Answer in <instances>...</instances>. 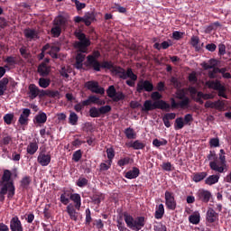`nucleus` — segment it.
Wrapping results in <instances>:
<instances>
[{"instance_id": "1", "label": "nucleus", "mask_w": 231, "mask_h": 231, "mask_svg": "<svg viewBox=\"0 0 231 231\" xmlns=\"http://www.w3.org/2000/svg\"><path fill=\"white\" fill-rule=\"evenodd\" d=\"M12 198L15 196L14 180L12 179V172L5 170L2 179H0V202H4L5 196Z\"/></svg>"}, {"instance_id": "2", "label": "nucleus", "mask_w": 231, "mask_h": 231, "mask_svg": "<svg viewBox=\"0 0 231 231\" xmlns=\"http://www.w3.org/2000/svg\"><path fill=\"white\" fill-rule=\"evenodd\" d=\"M207 159L209 161V169L217 172L223 173L226 171V157L225 150L221 149L218 152V156L215 151H209L207 155Z\"/></svg>"}, {"instance_id": "3", "label": "nucleus", "mask_w": 231, "mask_h": 231, "mask_svg": "<svg viewBox=\"0 0 231 231\" xmlns=\"http://www.w3.org/2000/svg\"><path fill=\"white\" fill-rule=\"evenodd\" d=\"M162 96L160 92L155 91L152 93V99L154 101L152 103V100H145L144 104L142 107V112H149L152 110H165L169 112L171 109V105L168 104L165 100L162 99Z\"/></svg>"}, {"instance_id": "4", "label": "nucleus", "mask_w": 231, "mask_h": 231, "mask_svg": "<svg viewBox=\"0 0 231 231\" xmlns=\"http://www.w3.org/2000/svg\"><path fill=\"white\" fill-rule=\"evenodd\" d=\"M75 37L79 41L74 42L75 50H78V54H76V61L84 62L86 55L88 53V48L91 45V41L87 38L84 32H75Z\"/></svg>"}, {"instance_id": "5", "label": "nucleus", "mask_w": 231, "mask_h": 231, "mask_svg": "<svg viewBox=\"0 0 231 231\" xmlns=\"http://www.w3.org/2000/svg\"><path fill=\"white\" fill-rule=\"evenodd\" d=\"M111 74L115 77H118V79H120L121 80H126L125 84L130 88H134L135 82L138 79V76L134 72H133L132 68H127L125 69L123 67L117 66L113 69Z\"/></svg>"}, {"instance_id": "6", "label": "nucleus", "mask_w": 231, "mask_h": 231, "mask_svg": "<svg viewBox=\"0 0 231 231\" xmlns=\"http://www.w3.org/2000/svg\"><path fill=\"white\" fill-rule=\"evenodd\" d=\"M176 97L180 100L179 102H176L174 98H171V109H187L189 106L190 99L189 97H187V92H185V89H180L176 92Z\"/></svg>"}, {"instance_id": "7", "label": "nucleus", "mask_w": 231, "mask_h": 231, "mask_svg": "<svg viewBox=\"0 0 231 231\" xmlns=\"http://www.w3.org/2000/svg\"><path fill=\"white\" fill-rule=\"evenodd\" d=\"M101 57V52L99 51H94L92 54L88 55L87 64L97 72L100 71V61L98 59Z\"/></svg>"}, {"instance_id": "8", "label": "nucleus", "mask_w": 231, "mask_h": 231, "mask_svg": "<svg viewBox=\"0 0 231 231\" xmlns=\"http://www.w3.org/2000/svg\"><path fill=\"white\" fill-rule=\"evenodd\" d=\"M85 88L92 93L104 96L106 93L105 88L99 86V83L96 80H89L85 83Z\"/></svg>"}, {"instance_id": "9", "label": "nucleus", "mask_w": 231, "mask_h": 231, "mask_svg": "<svg viewBox=\"0 0 231 231\" xmlns=\"http://www.w3.org/2000/svg\"><path fill=\"white\" fill-rule=\"evenodd\" d=\"M154 89L153 84L149 79H139L135 90L141 94L143 91L152 92Z\"/></svg>"}, {"instance_id": "10", "label": "nucleus", "mask_w": 231, "mask_h": 231, "mask_svg": "<svg viewBox=\"0 0 231 231\" xmlns=\"http://www.w3.org/2000/svg\"><path fill=\"white\" fill-rule=\"evenodd\" d=\"M165 207L169 210L174 211L177 208V202L172 191L164 192Z\"/></svg>"}, {"instance_id": "11", "label": "nucleus", "mask_w": 231, "mask_h": 231, "mask_svg": "<svg viewBox=\"0 0 231 231\" xmlns=\"http://www.w3.org/2000/svg\"><path fill=\"white\" fill-rule=\"evenodd\" d=\"M107 97L112 98L113 102L117 103L121 100L125 99V95L123 92H116V87L110 86L108 87V89L106 90Z\"/></svg>"}, {"instance_id": "12", "label": "nucleus", "mask_w": 231, "mask_h": 231, "mask_svg": "<svg viewBox=\"0 0 231 231\" xmlns=\"http://www.w3.org/2000/svg\"><path fill=\"white\" fill-rule=\"evenodd\" d=\"M37 162L42 167H47L51 162V155L46 154L44 151H42L37 157Z\"/></svg>"}, {"instance_id": "13", "label": "nucleus", "mask_w": 231, "mask_h": 231, "mask_svg": "<svg viewBox=\"0 0 231 231\" xmlns=\"http://www.w3.org/2000/svg\"><path fill=\"white\" fill-rule=\"evenodd\" d=\"M145 226V217H138L134 220L132 223V226H130L128 228H131L134 231L142 230L143 227Z\"/></svg>"}, {"instance_id": "14", "label": "nucleus", "mask_w": 231, "mask_h": 231, "mask_svg": "<svg viewBox=\"0 0 231 231\" xmlns=\"http://www.w3.org/2000/svg\"><path fill=\"white\" fill-rule=\"evenodd\" d=\"M197 197L202 203H209L212 198V193L211 191L201 189L198 192Z\"/></svg>"}, {"instance_id": "15", "label": "nucleus", "mask_w": 231, "mask_h": 231, "mask_svg": "<svg viewBox=\"0 0 231 231\" xmlns=\"http://www.w3.org/2000/svg\"><path fill=\"white\" fill-rule=\"evenodd\" d=\"M32 115L31 109L29 108H23V111L20 115V117L18 119V123L21 125H28V117H30Z\"/></svg>"}, {"instance_id": "16", "label": "nucleus", "mask_w": 231, "mask_h": 231, "mask_svg": "<svg viewBox=\"0 0 231 231\" xmlns=\"http://www.w3.org/2000/svg\"><path fill=\"white\" fill-rule=\"evenodd\" d=\"M11 231H23L22 221L19 220L18 217H14L10 221Z\"/></svg>"}, {"instance_id": "17", "label": "nucleus", "mask_w": 231, "mask_h": 231, "mask_svg": "<svg viewBox=\"0 0 231 231\" xmlns=\"http://www.w3.org/2000/svg\"><path fill=\"white\" fill-rule=\"evenodd\" d=\"M75 205L69 204L66 207V212L68 216L70 217L71 220L77 221L78 220V212Z\"/></svg>"}, {"instance_id": "18", "label": "nucleus", "mask_w": 231, "mask_h": 231, "mask_svg": "<svg viewBox=\"0 0 231 231\" xmlns=\"http://www.w3.org/2000/svg\"><path fill=\"white\" fill-rule=\"evenodd\" d=\"M90 200H92V203L99 207L100 203L105 200V194L100 191H95L92 197H90Z\"/></svg>"}, {"instance_id": "19", "label": "nucleus", "mask_w": 231, "mask_h": 231, "mask_svg": "<svg viewBox=\"0 0 231 231\" xmlns=\"http://www.w3.org/2000/svg\"><path fill=\"white\" fill-rule=\"evenodd\" d=\"M40 95V88L39 87L35 86L34 84H30L28 87V96L30 99L37 98Z\"/></svg>"}, {"instance_id": "20", "label": "nucleus", "mask_w": 231, "mask_h": 231, "mask_svg": "<svg viewBox=\"0 0 231 231\" xmlns=\"http://www.w3.org/2000/svg\"><path fill=\"white\" fill-rule=\"evenodd\" d=\"M97 15L94 12H88L83 15V23L86 24V26L89 27L92 23L96 20Z\"/></svg>"}, {"instance_id": "21", "label": "nucleus", "mask_w": 231, "mask_h": 231, "mask_svg": "<svg viewBox=\"0 0 231 231\" xmlns=\"http://www.w3.org/2000/svg\"><path fill=\"white\" fill-rule=\"evenodd\" d=\"M70 200L74 203L76 209L79 210L82 207V199L79 193H70Z\"/></svg>"}, {"instance_id": "22", "label": "nucleus", "mask_w": 231, "mask_h": 231, "mask_svg": "<svg viewBox=\"0 0 231 231\" xmlns=\"http://www.w3.org/2000/svg\"><path fill=\"white\" fill-rule=\"evenodd\" d=\"M218 219V213L216 212L212 208L207 211V221L208 223H215Z\"/></svg>"}, {"instance_id": "23", "label": "nucleus", "mask_w": 231, "mask_h": 231, "mask_svg": "<svg viewBox=\"0 0 231 231\" xmlns=\"http://www.w3.org/2000/svg\"><path fill=\"white\" fill-rule=\"evenodd\" d=\"M140 176V170L137 167H133L132 170L125 172V177L128 180H135Z\"/></svg>"}, {"instance_id": "24", "label": "nucleus", "mask_w": 231, "mask_h": 231, "mask_svg": "<svg viewBox=\"0 0 231 231\" xmlns=\"http://www.w3.org/2000/svg\"><path fill=\"white\" fill-rule=\"evenodd\" d=\"M47 119H48V116H47L46 113L40 112L34 116L33 123L38 124V125L46 124Z\"/></svg>"}, {"instance_id": "25", "label": "nucleus", "mask_w": 231, "mask_h": 231, "mask_svg": "<svg viewBox=\"0 0 231 231\" xmlns=\"http://www.w3.org/2000/svg\"><path fill=\"white\" fill-rule=\"evenodd\" d=\"M51 69L47 66L46 63L42 62L40 66L37 68L38 74L41 75V77H48L50 74Z\"/></svg>"}, {"instance_id": "26", "label": "nucleus", "mask_w": 231, "mask_h": 231, "mask_svg": "<svg viewBox=\"0 0 231 231\" xmlns=\"http://www.w3.org/2000/svg\"><path fill=\"white\" fill-rule=\"evenodd\" d=\"M23 35L29 40L39 39L38 32L31 28L23 30Z\"/></svg>"}, {"instance_id": "27", "label": "nucleus", "mask_w": 231, "mask_h": 231, "mask_svg": "<svg viewBox=\"0 0 231 231\" xmlns=\"http://www.w3.org/2000/svg\"><path fill=\"white\" fill-rule=\"evenodd\" d=\"M38 149H39L38 143L35 141L31 142L29 143L26 148L27 154H29L30 156H33L38 152Z\"/></svg>"}, {"instance_id": "28", "label": "nucleus", "mask_w": 231, "mask_h": 231, "mask_svg": "<svg viewBox=\"0 0 231 231\" xmlns=\"http://www.w3.org/2000/svg\"><path fill=\"white\" fill-rule=\"evenodd\" d=\"M52 26L63 29L67 26V19L63 16H58L54 21H52Z\"/></svg>"}, {"instance_id": "29", "label": "nucleus", "mask_w": 231, "mask_h": 231, "mask_svg": "<svg viewBox=\"0 0 231 231\" xmlns=\"http://www.w3.org/2000/svg\"><path fill=\"white\" fill-rule=\"evenodd\" d=\"M164 215H165L164 205L160 204V205L156 206L155 214H154L155 219L160 220L162 218V217H164Z\"/></svg>"}, {"instance_id": "30", "label": "nucleus", "mask_w": 231, "mask_h": 231, "mask_svg": "<svg viewBox=\"0 0 231 231\" xmlns=\"http://www.w3.org/2000/svg\"><path fill=\"white\" fill-rule=\"evenodd\" d=\"M207 176H208L207 171L195 172L193 173L192 180L195 183H199L202 180H204Z\"/></svg>"}, {"instance_id": "31", "label": "nucleus", "mask_w": 231, "mask_h": 231, "mask_svg": "<svg viewBox=\"0 0 231 231\" xmlns=\"http://www.w3.org/2000/svg\"><path fill=\"white\" fill-rule=\"evenodd\" d=\"M219 179H220L219 174L210 175L206 179L205 183L208 186H212L216 183H218Z\"/></svg>"}, {"instance_id": "32", "label": "nucleus", "mask_w": 231, "mask_h": 231, "mask_svg": "<svg viewBox=\"0 0 231 231\" xmlns=\"http://www.w3.org/2000/svg\"><path fill=\"white\" fill-rule=\"evenodd\" d=\"M218 60H209L208 62H204L201 64L202 68L205 69V70H209L214 69L216 66H217Z\"/></svg>"}, {"instance_id": "33", "label": "nucleus", "mask_w": 231, "mask_h": 231, "mask_svg": "<svg viewBox=\"0 0 231 231\" xmlns=\"http://www.w3.org/2000/svg\"><path fill=\"white\" fill-rule=\"evenodd\" d=\"M32 183V178L30 176L23 177L20 181V186L23 189H30V185Z\"/></svg>"}, {"instance_id": "34", "label": "nucleus", "mask_w": 231, "mask_h": 231, "mask_svg": "<svg viewBox=\"0 0 231 231\" xmlns=\"http://www.w3.org/2000/svg\"><path fill=\"white\" fill-rule=\"evenodd\" d=\"M71 193L69 191H64V193L60 196V202H61L64 206H68L69 203Z\"/></svg>"}, {"instance_id": "35", "label": "nucleus", "mask_w": 231, "mask_h": 231, "mask_svg": "<svg viewBox=\"0 0 231 231\" xmlns=\"http://www.w3.org/2000/svg\"><path fill=\"white\" fill-rule=\"evenodd\" d=\"M116 67L117 66H115L113 61L104 60L102 63H100V69H104L110 70L111 72L114 70Z\"/></svg>"}, {"instance_id": "36", "label": "nucleus", "mask_w": 231, "mask_h": 231, "mask_svg": "<svg viewBox=\"0 0 231 231\" xmlns=\"http://www.w3.org/2000/svg\"><path fill=\"white\" fill-rule=\"evenodd\" d=\"M9 84V79L7 78H4L0 79V97L4 96L5 91L7 90V86Z\"/></svg>"}, {"instance_id": "37", "label": "nucleus", "mask_w": 231, "mask_h": 231, "mask_svg": "<svg viewBox=\"0 0 231 231\" xmlns=\"http://www.w3.org/2000/svg\"><path fill=\"white\" fill-rule=\"evenodd\" d=\"M97 101H99V97L94 95L88 96V99L83 100V105L85 106H90V104H97Z\"/></svg>"}, {"instance_id": "38", "label": "nucleus", "mask_w": 231, "mask_h": 231, "mask_svg": "<svg viewBox=\"0 0 231 231\" xmlns=\"http://www.w3.org/2000/svg\"><path fill=\"white\" fill-rule=\"evenodd\" d=\"M62 32V28L52 25L51 29V37L59 38Z\"/></svg>"}, {"instance_id": "39", "label": "nucleus", "mask_w": 231, "mask_h": 231, "mask_svg": "<svg viewBox=\"0 0 231 231\" xmlns=\"http://www.w3.org/2000/svg\"><path fill=\"white\" fill-rule=\"evenodd\" d=\"M89 184V180L84 177H79L78 180H76V186H78L80 189H83Z\"/></svg>"}, {"instance_id": "40", "label": "nucleus", "mask_w": 231, "mask_h": 231, "mask_svg": "<svg viewBox=\"0 0 231 231\" xmlns=\"http://www.w3.org/2000/svg\"><path fill=\"white\" fill-rule=\"evenodd\" d=\"M88 114H89V116L92 117V118H97V117L101 116L99 109L97 106L90 107L89 111H88Z\"/></svg>"}, {"instance_id": "41", "label": "nucleus", "mask_w": 231, "mask_h": 231, "mask_svg": "<svg viewBox=\"0 0 231 231\" xmlns=\"http://www.w3.org/2000/svg\"><path fill=\"white\" fill-rule=\"evenodd\" d=\"M129 147L134 150H142L145 148V143L139 140H135L132 144L129 145Z\"/></svg>"}, {"instance_id": "42", "label": "nucleus", "mask_w": 231, "mask_h": 231, "mask_svg": "<svg viewBox=\"0 0 231 231\" xmlns=\"http://www.w3.org/2000/svg\"><path fill=\"white\" fill-rule=\"evenodd\" d=\"M199 38L198 36H192L190 40V44L195 49V51H201V47H199Z\"/></svg>"}, {"instance_id": "43", "label": "nucleus", "mask_w": 231, "mask_h": 231, "mask_svg": "<svg viewBox=\"0 0 231 231\" xmlns=\"http://www.w3.org/2000/svg\"><path fill=\"white\" fill-rule=\"evenodd\" d=\"M185 125H187V124L184 123L183 118L182 117H178L175 120L174 128H175V130H182Z\"/></svg>"}, {"instance_id": "44", "label": "nucleus", "mask_w": 231, "mask_h": 231, "mask_svg": "<svg viewBox=\"0 0 231 231\" xmlns=\"http://www.w3.org/2000/svg\"><path fill=\"white\" fill-rule=\"evenodd\" d=\"M124 219L127 227L132 226H133L132 223L134 222V218L131 215H129L127 212L124 213Z\"/></svg>"}, {"instance_id": "45", "label": "nucleus", "mask_w": 231, "mask_h": 231, "mask_svg": "<svg viewBox=\"0 0 231 231\" xmlns=\"http://www.w3.org/2000/svg\"><path fill=\"white\" fill-rule=\"evenodd\" d=\"M113 161L106 160L100 164V171H106L112 167Z\"/></svg>"}, {"instance_id": "46", "label": "nucleus", "mask_w": 231, "mask_h": 231, "mask_svg": "<svg viewBox=\"0 0 231 231\" xmlns=\"http://www.w3.org/2000/svg\"><path fill=\"white\" fill-rule=\"evenodd\" d=\"M225 86H223L221 84V82L219 80H216V81H211L209 84H208V88L213 89V90H218L222 88H224Z\"/></svg>"}, {"instance_id": "47", "label": "nucleus", "mask_w": 231, "mask_h": 231, "mask_svg": "<svg viewBox=\"0 0 231 231\" xmlns=\"http://www.w3.org/2000/svg\"><path fill=\"white\" fill-rule=\"evenodd\" d=\"M50 84H51V80L48 79L41 78L40 80H38V85H40L42 88H47Z\"/></svg>"}, {"instance_id": "48", "label": "nucleus", "mask_w": 231, "mask_h": 231, "mask_svg": "<svg viewBox=\"0 0 231 231\" xmlns=\"http://www.w3.org/2000/svg\"><path fill=\"white\" fill-rule=\"evenodd\" d=\"M125 134L126 136L127 139L132 140V139H135V132L134 129L131 128V127H127L125 130Z\"/></svg>"}, {"instance_id": "49", "label": "nucleus", "mask_w": 231, "mask_h": 231, "mask_svg": "<svg viewBox=\"0 0 231 231\" xmlns=\"http://www.w3.org/2000/svg\"><path fill=\"white\" fill-rule=\"evenodd\" d=\"M79 116L75 112H70L69 116V124L76 125L78 124Z\"/></svg>"}, {"instance_id": "50", "label": "nucleus", "mask_w": 231, "mask_h": 231, "mask_svg": "<svg viewBox=\"0 0 231 231\" xmlns=\"http://www.w3.org/2000/svg\"><path fill=\"white\" fill-rule=\"evenodd\" d=\"M225 100H220L217 99V101L214 102V109L221 111L223 109H225Z\"/></svg>"}, {"instance_id": "51", "label": "nucleus", "mask_w": 231, "mask_h": 231, "mask_svg": "<svg viewBox=\"0 0 231 231\" xmlns=\"http://www.w3.org/2000/svg\"><path fill=\"white\" fill-rule=\"evenodd\" d=\"M167 143H168V141L166 139H162V141L159 139H154L152 141V144L156 148H160L161 146H165L167 145Z\"/></svg>"}, {"instance_id": "52", "label": "nucleus", "mask_w": 231, "mask_h": 231, "mask_svg": "<svg viewBox=\"0 0 231 231\" xmlns=\"http://www.w3.org/2000/svg\"><path fill=\"white\" fill-rule=\"evenodd\" d=\"M83 156V152L81 150H78L76 152H73L72 154V161L74 162H79L80 159H82Z\"/></svg>"}, {"instance_id": "53", "label": "nucleus", "mask_w": 231, "mask_h": 231, "mask_svg": "<svg viewBox=\"0 0 231 231\" xmlns=\"http://www.w3.org/2000/svg\"><path fill=\"white\" fill-rule=\"evenodd\" d=\"M200 221L199 213H194L189 217V222L193 225H198Z\"/></svg>"}, {"instance_id": "54", "label": "nucleus", "mask_w": 231, "mask_h": 231, "mask_svg": "<svg viewBox=\"0 0 231 231\" xmlns=\"http://www.w3.org/2000/svg\"><path fill=\"white\" fill-rule=\"evenodd\" d=\"M100 116H106V114H108L110 111H112V106H100L98 107Z\"/></svg>"}, {"instance_id": "55", "label": "nucleus", "mask_w": 231, "mask_h": 231, "mask_svg": "<svg viewBox=\"0 0 231 231\" xmlns=\"http://www.w3.org/2000/svg\"><path fill=\"white\" fill-rule=\"evenodd\" d=\"M5 62L10 66H14L17 64V58L14 56H7Z\"/></svg>"}, {"instance_id": "56", "label": "nucleus", "mask_w": 231, "mask_h": 231, "mask_svg": "<svg viewBox=\"0 0 231 231\" xmlns=\"http://www.w3.org/2000/svg\"><path fill=\"white\" fill-rule=\"evenodd\" d=\"M14 119V114H5L4 116V122L5 124H6L7 125H10L12 124V122Z\"/></svg>"}, {"instance_id": "57", "label": "nucleus", "mask_w": 231, "mask_h": 231, "mask_svg": "<svg viewBox=\"0 0 231 231\" xmlns=\"http://www.w3.org/2000/svg\"><path fill=\"white\" fill-rule=\"evenodd\" d=\"M12 143V137L10 135H6L2 140H0V147L7 146Z\"/></svg>"}, {"instance_id": "58", "label": "nucleus", "mask_w": 231, "mask_h": 231, "mask_svg": "<svg viewBox=\"0 0 231 231\" xmlns=\"http://www.w3.org/2000/svg\"><path fill=\"white\" fill-rule=\"evenodd\" d=\"M170 82L172 84L173 88L177 89L181 88V82L175 77H171Z\"/></svg>"}, {"instance_id": "59", "label": "nucleus", "mask_w": 231, "mask_h": 231, "mask_svg": "<svg viewBox=\"0 0 231 231\" xmlns=\"http://www.w3.org/2000/svg\"><path fill=\"white\" fill-rule=\"evenodd\" d=\"M7 157L11 161H13L14 162H18L20 161V159L22 158V155L20 154V152H13L12 156L8 155Z\"/></svg>"}, {"instance_id": "60", "label": "nucleus", "mask_w": 231, "mask_h": 231, "mask_svg": "<svg viewBox=\"0 0 231 231\" xmlns=\"http://www.w3.org/2000/svg\"><path fill=\"white\" fill-rule=\"evenodd\" d=\"M106 154H107L108 161L113 162V160L116 156V152H115L114 148L113 147L107 148Z\"/></svg>"}, {"instance_id": "61", "label": "nucleus", "mask_w": 231, "mask_h": 231, "mask_svg": "<svg viewBox=\"0 0 231 231\" xmlns=\"http://www.w3.org/2000/svg\"><path fill=\"white\" fill-rule=\"evenodd\" d=\"M49 97L51 98H57L60 99V91H53V90H48V96Z\"/></svg>"}, {"instance_id": "62", "label": "nucleus", "mask_w": 231, "mask_h": 231, "mask_svg": "<svg viewBox=\"0 0 231 231\" xmlns=\"http://www.w3.org/2000/svg\"><path fill=\"white\" fill-rule=\"evenodd\" d=\"M209 146L211 148H217L220 146L219 139L218 138H212L209 139Z\"/></svg>"}, {"instance_id": "63", "label": "nucleus", "mask_w": 231, "mask_h": 231, "mask_svg": "<svg viewBox=\"0 0 231 231\" xmlns=\"http://www.w3.org/2000/svg\"><path fill=\"white\" fill-rule=\"evenodd\" d=\"M92 223V217H91V210L90 208L86 209V225L90 226Z\"/></svg>"}, {"instance_id": "64", "label": "nucleus", "mask_w": 231, "mask_h": 231, "mask_svg": "<svg viewBox=\"0 0 231 231\" xmlns=\"http://www.w3.org/2000/svg\"><path fill=\"white\" fill-rule=\"evenodd\" d=\"M130 161H131V159H130L129 157H125V158H124V159L119 160V161L117 162V165H118L119 167H124V166L129 164V163H130Z\"/></svg>"}]
</instances>
